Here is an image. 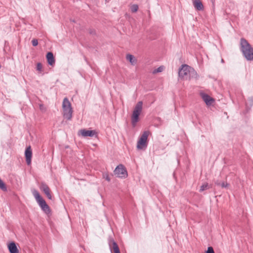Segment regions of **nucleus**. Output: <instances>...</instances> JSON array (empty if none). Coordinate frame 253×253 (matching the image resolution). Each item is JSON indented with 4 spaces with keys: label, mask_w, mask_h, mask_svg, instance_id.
<instances>
[{
    "label": "nucleus",
    "mask_w": 253,
    "mask_h": 253,
    "mask_svg": "<svg viewBox=\"0 0 253 253\" xmlns=\"http://www.w3.org/2000/svg\"><path fill=\"white\" fill-rule=\"evenodd\" d=\"M79 134H81L84 137L90 136L92 137L96 133L95 130H87L85 129H81L79 131Z\"/></svg>",
    "instance_id": "nucleus-9"
},
{
    "label": "nucleus",
    "mask_w": 253,
    "mask_h": 253,
    "mask_svg": "<svg viewBox=\"0 0 253 253\" xmlns=\"http://www.w3.org/2000/svg\"><path fill=\"white\" fill-rule=\"evenodd\" d=\"M151 134L149 130L145 131L138 139L137 143V148L138 150L145 149L148 144V137Z\"/></svg>",
    "instance_id": "nucleus-5"
},
{
    "label": "nucleus",
    "mask_w": 253,
    "mask_h": 253,
    "mask_svg": "<svg viewBox=\"0 0 253 253\" xmlns=\"http://www.w3.org/2000/svg\"><path fill=\"white\" fill-rule=\"evenodd\" d=\"M240 45L241 51L248 60H253V48L249 42L244 39H241Z\"/></svg>",
    "instance_id": "nucleus-1"
},
{
    "label": "nucleus",
    "mask_w": 253,
    "mask_h": 253,
    "mask_svg": "<svg viewBox=\"0 0 253 253\" xmlns=\"http://www.w3.org/2000/svg\"><path fill=\"white\" fill-rule=\"evenodd\" d=\"M62 107L63 117L67 120H71L72 117L73 109L71 104L67 98H64Z\"/></svg>",
    "instance_id": "nucleus-2"
},
{
    "label": "nucleus",
    "mask_w": 253,
    "mask_h": 253,
    "mask_svg": "<svg viewBox=\"0 0 253 253\" xmlns=\"http://www.w3.org/2000/svg\"><path fill=\"white\" fill-rule=\"evenodd\" d=\"M201 96L204 102L208 106L211 105L214 102V99L205 93H201Z\"/></svg>",
    "instance_id": "nucleus-11"
},
{
    "label": "nucleus",
    "mask_w": 253,
    "mask_h": 253,
    "mask_svg": "<svg viewBox=\"0 0 253 253\" xmlns=\"http://www.w3.org/2000/svg\"><path fill=\"white\" fill-rule=\"evenodd\" d=\"M42 69V65L40 63H38L37 65V70L41 71Z\"/></svg>",
    "instance_id": "nucleus-22"
},
{
    "label": "nucleus",
    "mask_w": 253,
    "mask_h": 253,
    "mask_svg": "<svg viewBox=\"0 0 253 253\" xmlns=\"http://www.w3.org/2000/svg\"><path fill=\"white\" fill-rule=\"evenodd\" d=\"M229 184L227 183V182L223 181L221 183L220 186L222 188H227L228 187Z\"/></svg>",
    "instance_id": "nucleus-20"
},
{
    "label": "nucleus",
    "mask_w": 253,
    "mask_h": 253,
    "mask_svg": "<svg viewBox=\"0 0 253 253\" xmlns=\"http://www.w3.org/2000/svg\"><path fill=\"white\" fill-rule=\"evenodd\" d=\"M114 172L115 175L120 178H125L127 176V171L122 165L118 166L114 170Z\"/></svg>",
    "instance_id": "nucleus-7"
},
{
    "label": "nucleus",
    "mask_w": 253,
    "mask_h": 253,
    "mask_svg": "<svg viewBox=\"0 0 253 253\" xmlns=\"http://www.w3.org/2000/svg\"><path fill=\"white\" fill-rule=\"evenodd\" d=\"M103 177L107 180L108 181H110V178L108 173H105L103 174Z\"/></svg>",
    "instance_id": "nucleus-24"
},
{
    "label": "nucleus",
    "mask_w": 253,
    "mask_h": 253,
    "mask_svg": "<svg viewBox=\"0 0 253 253\" xmlns=\"http://www.w3.org/2000/svg\"><path fill=\"white\" fill-rule=\"evenodd\" d=\"M164 66H160V67H158V68L153 70L152 71V73L153 74H156L158 73L162 72L164 70Z\"/></svg>",
    "instance_id": "nucleus-17"
},
{
    "label": "nucleus",
    "mask_w": 253,
    "mask_h": 253,
    "mask_svg": "<svg viewBox=\"0 0 253 253\" xmlns=\"http://www.w3.org/2000/svg\"><path fill=\"white\" fill-rule=\"evenodd\" d=\"M215 184L218 185V186H220L221 185V183L220 182H218V181H216L215 182Z\"/></svg>",
    "instance_id": "nucleus-25"
},
{
    "label": "nucleus",
    "mask_w": 253,
    "mask_h": 253,
    "mask_svg": "<svg viewBox=\"0 0 253 253\" xmlns=\"http://www.w3.org/2000/svg\"><path fill=\"white\" fill-rule=\"evenodd\" d=\"M7 248L10 253H19V251L14 242L9 243L7 245Z\"/></svg>",
    "instance_id": "nucleus-12"
},
{
    "label": "nucleus",
    "mask_w": 253,
    "mask_h": 253,
    "mask_svg": "<svg viewBox=\"0 0 253 253\" xmlns=\"http://www.w3.org/2000/svg\"><path fill=\"white\" fill-rule=\"evenodd\" d=\"M40 190L42 191L49 199H52L51 192L49 187L44 183H41L40 186Z\"/></svg>",
    "instance_id": "nucleus-8"
},
{
    "label": "nucleus",
    "mask_w": 253,
    "mask_h": 253,
    "mask_svg": "<svg viewBox=\"0 0 253 253\" xmlns=\"http://www.w3.org/2000/svg\"><path fill=\"white\" fill-rule=\"evenodd\" d=\"M25 155L27 164L28 165H30L31 163V159L32 156V151L30 146L26 148L25 152Z\"/></svg>",
    "instance_id": "nucleus-10"
},
{
    "label": "nucleus",
    "mask_w": 253,
    "mask_h": 253,
    "mask_svg": "<svg viewBox=\"0 0 253 253\" xmlns=\"http://www.w3.org/2000/svg\"><path fill=\"white\" fill-rule=\"evenodd\" d=\"M207 253H214L213 248L211 247H208Z\"/></svg>",
    "instance_id": "nucleus-23"
},
{
    "label": "nucleus",
    "mask_w": 253,
    "mask_h": 253,
    "mask_svg": "<svg viewBox=\"0 0 253 253\" xmlns=\"http://www.w3.org/2000/svg\"><path fill=\"white\" fill-rule=\"evenodd\" d=\"M194 73V70L187 65L182 66L179 71V77L183 80L190 79L192 74Z\"/></svg>",
    "instance_id": "nucleus-4"
},
{
    "label": "nucleus",
    "mask_w": 253,
    "mask_h": 253,
    "mask_svg": "<svg viewBox=\"0 0 253 253\" xmlns=\"http://www.w3.org/2000/svg\"><path fill=\"white\" fill-rule=\"evenodd\" d=\"M126 59L127 61H128L130 62V63L132 65H134L136 64L137 59L133 55L131 54H127L126 55Z\"/></svg>",
    "instance_id": "nucleus-15"
},
{
    "label": "nucleus",
    "mask_w": 253,
    "mask_h": 253,
    "mask_svg": "<svg viewBox=\"0 0 253 253\" xmlns=\"http://www.w3.org/2000/svg\"><path fill=\"white\" fill-rule=\"evenodd\" d=\"M46 58L48 63L51 65L53 66L55 64V59L52 52H49L46 54Z\"/></svg>",
    "instance_id": "nucleus-14"
},
{
    "label": "nucleus",
    "mask_w": 253,
    "mask_h": 253,
    "mask_svg": "<svg viewBox=\"0 0 253 253\" xmlns=\"http://www.w3.org/2000/svg\"><path fill=\"white\" fill-rule=\"evenodd\" d=\"M109 245L114 253H121L118 246L113 239L110 241Z\"/></svg>",
    "instance_id": "nucleus-13"
},
{
    "label": "nucleus",
    "mask_w": 253,
    "mask_h": 253,
    "mask_svg": "<svg viewBox=\"0 0 253 253\" xmlns=\"http://www.w3.org/2000/svg\"><path fill=\"white\" fill-rule=\"evenodd\" d=\"M32 43L33 46H36L38 44V40L34 39L32 41Z\"/></svg>",
    "instance_id": "nucleus-21"
},
{
    "label": "nucleus",
    "mask_w": 253,
    "mask_h": 253,
    "mask_svg": "<svg viewBox=\"0 0 253 253\" xmlns=\"http://www.w3.org/2000/svg\"><path fill=\"white\" fill-rule=\"evenodd\" d=\"M32 193L42 210L47 213H49L50 211L49 206L47 205L45 200L40 195L38 191L34 189L32 190Z\"/></svg>",
    "instance_id": "nucleus-3"
},
{
    "label": "nucleus",
    "mask_w": 253,
    "mask_h": 253,
    "mask_svg": "<svg viewBox=\"0 0 253 253\" xmlns=\"http://www.w3.org/2000/svg\"><path fill=\"white\" fill-rule=\"evenodd\" d=\"M210 188V186L208 183H205L201 187L200 189V192H203Z\"/></svg>",
    "instance_id": "nucleus-18"
},
{
    "label": "nucleus",
    "mask_w": 253,
    "mask_h": 253,
    "mask_svg": "<svg viewBox=\"0 0 253 253\" xmlns=\"http://www.w3.org/2000/svg\"><path fill=\"white\" fill-rule=\"evenodd\" d=\"M194 7L198 10H203V5L200 0H195L193 2Z\"/></svg>",
    "instance_id": "nucleus-16"
},
{
    "label": "nucleus",
    "mask_w": 253,
    "mask_h": 253,
    "mask_svg": "<svg viewBox=\"0 0 253 253\" xmlns=\"http://www.w3.org/2000/svg\"><path fill=\"white\" fill-rule=\"evenodd\" d=\"M138 6L137 4H133L130 6V10L132 12H135L138 10Z\"/></svg>",
    "instance_id": "nucleus-19"
},
{
    "label": "nucleus",
    "mask_w": 253,
    "mask_h": 253,
    "mask_svg": "<svg viewBox=\"0 0 253 253\" xmlns=\"http://www.w3.org/2000/svg\"><path fill=\"white\" fill-rule=\"evenodd\" d=\"M142 102L139 101L135 105L131 116V122L133 126H135L136 123L138 121L139 116L142 111Z\"/></svg>",
    "instance_id": "nucleus-6"
}]
</instances>
